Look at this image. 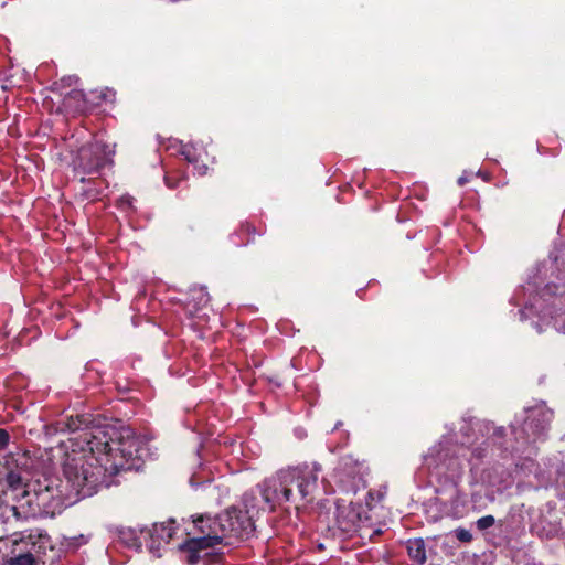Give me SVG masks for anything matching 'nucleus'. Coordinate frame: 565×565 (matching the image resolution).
Listing matches in <instances>:
<instances>
[{
	"instance_id": "1",
	"label": "nucleus",
	"mask_w": 565,
	"mask_h": 565,
	"mask_svg": "<svg viewBox=\"0 0 565 565\" xmlns=\"http://www.w3.org/2000/svg\"><path fill=\"white\" fill-rule=\"evenodd\" d=\"M62 431L74 438L82 454L67 457L63 472L76 495L92 497L104 483L106 475L137 470L141 460L138 438L129 429L108 424L105 417L89 413L67 416L58 422Z\"/></svg>"
},
{
	"instance_id": "2",
	"label": "nucleus",
	"mask_w": 565,
	"mask_h": 565,
	"mask_svg": "<svg viewBox=\"0 0 565 565\" xmlns=\"http://www.w3.org/2000/svg\"><path fill=\"white\" fill-rule=\"evenodd\" d=\"M243 509L231 507L223 513L212 516L200 514L193 516V525L200 534L185 540L179 550L186 553V563L196 565L204 550L222 544L225 539H248L256 530L255 519L259 515V497L253 492L243 497Z\"/></svg>"
},
{
	"instance_id": "3",
	"label": "nucleus",
	"mask_w": 565,
	"mask_h": 565,
	"mask_svg": "<svg viewBox=\"0 0 565 565\" xmlns=\"http://www.w3.org/2000/svg\"><path fill=\"white\" fill-rule=\"evenodd\" d=\"M321 466L303 463L277 471L259 486L262 512H274L278 507L299 509L312 501Z\"/></svg>"
},
{
	"instance_id": "4",
	"label": "nucleus",
	"mask_w": 565,
	"mask_h": 565,
	"mask_svg": "<svg viewBox=\"0 0 565 565\" xmlns=\"http://www.w3.org/2000/svg\"><path fill=\"white\" fill-rule=\"evenodd\" d=\"M30 458L25 452H11L3 458L0 471V497L11 491L15 501L31 495L29 489Z\"/></svg>"
},
{
	"instance_id": "5",
	"label": "nucleus",
	"mask_w": 565,
	"mask_h": 565,
	"mask_svg": "<svg viewBox=\"0 0 565 565\" xmlns=\"http://www.w3.org/2000/svg\"><path fill=\"white\" fill-rule=\"evenodd\" d=\"M31 495L26 498V504L33 515H55L64 505L63 493L57 486L49 479L38 480L30 490Z\"/></svg>"
},
{
	"instance_id": "6",
	"label": "nucleus",
	"mask_w": 565,
	"mask_h": 565,
	"mask_svg": "<svg viewBox=\"0 0 565 565\" xmlns=\"http://www.w3.org/2000/svg\"><path fill=\"white\" fill-rule=\"evenodd\" d=\"M114 150L108 149L102 141L83 147L78 151L76 169L84 174H93L99 172L108 162L109 156L114 154Z\"/></svg>"
},
{
	"instance_id": "7",
	"label": "nucleus",
	"mask_w": 565,
	"mask_h": 565,
	"mask_svg": "<svg viewBox=\"0 0 565 565\" xmlns=\"http://www.w3.org/2000/svg\"><path fill=\"white\" fill-rule=\"evenodd\" d=\"M11 536H13L12 542L14 545L20 543L30 546L31 551L36 554L45 553L46 547L50 545V536L49 534L40 529L12 532Z\"/></svg>"
},
{
	"instance_id": "8",
	"label": "nucleus",
	"mask_w": 565,
	"mask_h": 565,
	"mask_svg": "<svg viewBox=\"0 0 565 565\" xmlns=\"http://www.w3.org/2000/svg\"><path fill=\"white\" fill-rule=\"evenodd\" d=\"M553 418V412L548 409H536L524 423V431L532 436L533 441L545 436Z\"/></svg>"
},
{
	"instance_id": "9",
	"label": "nucleus",
	"mask_w": 565,
	"mask_h": 565,
	"mask_svg": "<svg viewBox=\"0 0 565 565\" xmlns=\"http://www.w3.org/2000/svg\"><path fill=\"white\" fill-rule=\"evenodd\" d=\"M64 107L74 114L85 115L92 111L90 103L88 102V93L79 89L71 90L63 100Z\"/></svg>"
},
{
	"instance_id": "10",
	"label": "nucleus",
	"mask_w": 565,
	"mask_h": 565,
	"mask_svg": "<svg viewBox=\"0 0 565 565\" xmlns=\"http://www.w3.org/2000/svg\"><path fill=\"white\" fill-rule=\"evenodd\" d=\"M118 541L122 543L126 547L141 551L142 542L141 536L146 535L145 530L137 531L132 527H120L117 531Z\"/></svg>"
},
{
	"instance_id": "11",
	"label": "nucleus",
	"mask_w": 565,
	"mask_h": 565,
	"mask_svg": "<svg viewBox=\"0 0 565 565\" xmlns=\"http://www.w3.org/2000/svg\"><path fill=\"white\" fill-rule=\"evenodd\" d=\"M175 521L170 520L168 522L153 524L152 530L146 531V535H149L152 540L164 543H169L175 534Z\"/></svg>"
},
{
	"instance_id": "12",
	"label": "nucleus",
	"mask_w": 565,
	"mask_h": 565,
	"mask_svg": "<svg viewBox=\"0 0 565 565\" xmlns=\"http://www.w3.org/2000/svg\"><path fill=\"white\" fill-rule=\"evenodd\" d=\"M116 90L110 87H100L89 90L88 102L90 103L92 111L103 104H114L116 102Z\"/></svg>"
},
{
	"instance_id": "13",
	"label": "nucleus",
	"mask_w": 565,
	"mask_h": 565,
	"mask_svg": "<svg viewBox=\"0 0 565 565\" xmlns=\"http://www.w3.org/2000/svg\"><path fill=\"white\" fill-rule=\"evenodd\" d=\"M562 292L559 291V287L556 285H546L544 289V296L546 295H554V299ZM555 301V300H553ZM553 308L558 309L561 312H556L553 317L554 320V327L565 333V302L563 305L554 306V302H552Z\"/></svg>"
},
{
	"instance_id": "14",
	"label": "nucleus",
	"mask_w": 565,
	"mask_h": 565,
	"mask_svg": "<svg viewBox=\"0 0 565 565\" xmlns=\"http://www.w3.org/2000/svg\"><path fill=\"white\" fill-rule=\"evenodd\" d=\"M407 554L412 561L423 565L427 561L426 545L423 539L417 537L407 541Z\"/></svg>"
},
{
	"instance_id": "15",
	"label": "nucleus",
	"mask_w": 565,
	"mask_h": 565,
	"mask_svg": "<svg viewBox=\"0 0 565 565\" xmlns=\"http://www.w3.org/2000/svg\"><path fill=\"white\" fill-rule=\"evenodd\" d=\"M359 514L354 510H338L337 523L343 532H351L354 530Z\"/></svg>"
},
{
	"instance_id": "16",
	"label": "nucleus",
	"mask_w": 565,
	"mask_h": 565,
	"mask_svg": "<svg viewBox=\"0 0 565 565\" xmlns=\"http://www.w3.org/2000/svg\"><path fill=\"white\" fill-rule=\"evenodd\" d=\"M241 235L246 237L244 242L245 245L254 244L256 235L262 236L264 234L263 230H257L252 223L245 222L242 223L239 228Z\"/></svg>"
},
{
	"instance_id": "17",
	"label": "nucleus",
	"mask_w": 565,
	"mask_h": 565,
	"mask_svg": "<svg viewBox=\"0 0 565 565\" xmlns=\"http://www.w3.org/2000/svg\"><path fill=\"white\" fill-rule=\"evenodd\" d=\"M6 508H9V503L0 501V523L3 524V531L6 535H9V531L13 527L11 512L7 513Z\"/></svg>"
},
{
	"instance_id": "18",
	"label": "nucleus",
	"mask_w": 565,
	"mask_h": 565,
	"mask_svg": "<svg viewBox=\"0 0 565 565\" xmlns=\"http://www.w3.org/2000/svg\"><path fill=\"white\" fill-rule=\"evenodd\" d=\"M36 561L31 552H26L11 558L10 565H35Z\"/></svg>"
},
{
	"instance_id": "19",
	"label": "nucleus",
	"mask_w": 565,
	"mask_h": 565,
	"mask_svg": "<svg viewBox=\"0 0 565 565\" xmlns=\"http://www.w3.org/2000/svg\"><path fill=\"white\" fill-rule=\"evenodd\" d=\"M181 154L191 164H196L199 162V154L192 145H184L181 149Z\"/></svg>"
},
{
	"instance_id": "20",
	"label": "nucleus",
	"mask_w": 565,
	"mask_h": 565,
	"mask_svg": "<svg viewBox=\"0 0 565 565\" xmlns=\"http://www.w3.org/2000/svg\"><path fill=\"white\" fill-rule=\"evenodd\" d=\"M6 510L7 513L11 512L12 523L23 522L28 519V515L15 505L9 504V508H6Z\"/></svg>"
},
{
	"instance_id": "21",
	"label": "nucleus",
	"mask_w": 565,
	"mask_h": 565,
	"mask_svg": "<svg viewBox=\"0 0 565 565\" xmlns=\"http://www.w3.org/2000/svg\"><path fill=\"white\" fill-rule=\"evenodd\" d=\"M495 523V519L493 515H484V516H481L480 519H478L477 521V527L480 530V531H484L491 526H493Z\"/></svg>"
},
{
	"instance_id": "22",
	"label": "nucleus",
	"mask_w": 565,
	"mask_h": 565,
	"mask_svg": "<svg viewBox=\"0 0 565 565\" xmlns=\"http://www.w3.org/2000/svg\"><path fill=\"white\" fill-rule=\"evenodd\" d=\"M455 536L462 543H470L472 541V534L470 531L462 527H459L455 531Z\"/></svg>"
},
{
	"instance_id": "23",
	"label": "nucleus",
	"mask_w": 565,
	"mask_h": 565,
	"mask_svg": "<svg viewBox=\"0 0 565 565\" xmlns=\"http://www.w3.org/2000/svg\"><path fill=\"white\" fill-rule=\"evenodd\" d=\"M182 181V179L174 177L170 173H166L164 175V183L169 189H175L178 188L179 183Z\"/></svg>"
},
{
	"instance_id": "24",
	"label": "nucleus",
	"mask_w": 565,
	"mask_h": 565,
	"mask_svg": "<svg viewBox=\"0 0 565 565\" xmlns=\"http://www.w3.org/2000/svg\"><path fill=\"white\" fill-rule=\"evenodd\" d=\"M9 441H10L9 433L6 429L0 428V450L4 449L9 445Z\"/></svg>"
},
{
	"instance_id": "25",
	"label": "nucleus",
	"mask_w": 565,
	"mask_h": 565,
	"mask_svg": "<svg viewBox=\"0 0 565 565\" xmlns=\"http://www.w3.org/2000/svg\"><path fill=\"white\" fill-rule=\"evenodd\" d=\"M268 380L270 383L275 384L278 387L284 385V380L278 374L270 376Z\"/></svg>"
},
{
	"instance_id": "26",
	"label": "nucleus",
	"mask_w": 565,
	"mask_h": 565,
	"mask_svg": "<svg viewBox=\"0 0 565 565\" xmlns=\"http://www.w3.org/2000/svg\"><path fill=\"white\" fill-rule=\"evenodd\" d=\"M486 450L487 448H483V447H476L473 450H472V455L478 458V459H481L484 455H486Z\"/></svg>"
},
{
	"instance_id": "27",
	"label": "nucleus",
	"mask_w": 565,
	"mask_h": 565,
	"mask_svg": "<svg viewBox=\"0 0 565 565\" xmlns=\"http://www.w3.org/2000/svg\"><path fill=\"white\" fill-rule=\"evenodd\" d=\"M565 302V286L562 287V292L556 297L554 306L563 305Z\"/></svg>"
},
{
	"instance_id": "28",
	"label": "nucleus",
	"mask_w": 565,
	"mask_h": 565,
	"mask_svg": "<svg viewBox=\"0 0 565 565\" xmlns=\"http://www.w3.org/2000/svg\"><path fill=\"white\" fill-rule=\"evenodd\" d=\"M194 168L198 170V173L200 175H204L207 171V166L202 163V164H199V162L196 164H193Z\"/></svg>"
},
{
	"instance_id": "29",
	"label": "nucleus",
	"mask_w": 565,
	"mask_h": 565,
	"mask_svg": "<svg viewBox=\"0 0 565 565\" xmlns=\"http://www.w3.org/2000/svg\"><path fill=\"white\" fill-rule=\"evenodd\" d=\"M200 297L199 301L203 305H205L209 301L207 295L203 290H199Z\"/></svg>"
},
{
	"instance_id": "30",
	"label": "nucleus",
	"mask_w": 565,
	"mask_h": 565,
	"mask_svg": "<svg viewBox=\"0 0 565 565\" xmlns=\"http://www.w3.org/2000/svg\"><path fill=\"white\" fill-rule=\"evenodd\" d=\"M504 434V428L500 427V428H497L495 431H494V435L498 436V437H502Z\"/></svg>"
},
{
	"instance_id": "31",
	"label": "nucleus",
	"mask_w": 565,
	"mask_h": 565,
	"mask_svg": "<svg viewBox=\"0 0 565 565\" xmlns=\"http://www.w3.org/2000/svg\"><path fill=\"white\" fill-rule=\"evenodd\" d=\"M458 183H459V185H463L466 183V179L465 178H459L458 179Z\"/></svg>"
}]
</instances>
